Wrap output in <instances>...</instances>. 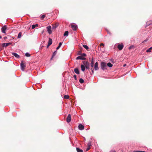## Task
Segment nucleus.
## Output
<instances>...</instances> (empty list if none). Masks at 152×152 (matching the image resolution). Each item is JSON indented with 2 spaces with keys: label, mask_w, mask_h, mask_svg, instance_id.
<instances>
[{
  "label": "nucleus",
  "mask_w": 152,
  "mask_h": 152,
  "mask_svg": "<svg viewBox=\"0 0 152 152\" xmlns=\"http://www.w3.org/2000/svg\"><path fill=\"white\" fill-rule=\"evenodd\" d=\"M86 58L83 57L82 56H78L77 57L76 59L77 60H79V59H81V60H85L86 59Z\"/></svg>",
  "instance_id": "obj_10"
},
{
  "label": "nucleus",
  "mask_w": 152,
  "mask_h": 152,
  "mask_svg": "<svg viewBox=\"0 0 152 152\" xmlns=\"http://www.w3.org/2000/svg\"><path fill=\"white\" fill-rule=\"evenodd\" d=\"M81 56H82V57H84L86 56V55L85 53H83Z\"/></svg>",
  "instance_id": "obj_36"
},
{
  "label": "nucleus",
  "mask_w": 152,
  "mask_h": 152,
  "mask_svg": "<svg viewBox=\"0 0 152 152\" xmlns=\"http://www.w3.org/2000/svg\"><path fill=\"white\" fill-rule=\"evenodd\" d=\"M83 47L86 50H88L89 49L88 47L86 45H83Z\"/></svg>",
  "instance_id": "obj_27"
},
{
  "label": "nucleus",
  "mask_w": 152,
  "mask_h": 152,
  "mask_svg": "<svg viewBox=\"0 0 152 152\" xmlns=\"http://www.w3.org/2000/svg\"><path fill=\"white\" fill-rule=\"evenodd\" d=\"M91 70L92 72V73H94V69L93 67H92L91 69Z\"/></svg>",
  "instance_id": "obj_37"
},
{
  "label": "nucleus",
  "mask_w": 152,
  "mask_h": 152,
  "mask_svg": "<svg viewBox=\"0 0 152 152\" xmlns=\"http://www.w3.org/2000/svg\"><path fill=\"white\" fill-rule=\"evenodd\" d=\"M74 72L77 74H79V71L78 69L77 68H75L74 69Z\"/></svg>",
  "instance_id": "obj_13"
},
{
  "label": "nucleus",
  "mask_w": 152,
  "mask_h": 152,
  "mask_svg": "<svg viewBox=\"0 0 152 152\" xmlns=\"http://www.w3.org/2000/svg\"><path fill=\"white\" fill-rule=\"evenodd\" d=\"M98 63L97 62H96L95 64L94 67V69L96 70L98 69Z\"/></svg>",
  "instance_id": "obj_11"
},
{
  "label": "nucleus",
  "mask_w": 152,
  "mask_h": 152,
  "mask_svg": "<svg viewBox=\"0 0 152 152\" xmlns=\"http://www.w3.org/2000/svg\"><path fill=\"white\" fill-rule=\"evenodd\" d=\"M107 66H109V67H111L113 66V65L110 62L108 63L107 64Z\"/></svg>",
  "instance_id": "obj_22"
},
{
  "label": "nucleus",
  "mask_w": 152,
  "mask_h": 152,
  "mask_svg": "<svg viewBox=\"0 0 152 152\" xmlns=\"http://www.w3.org/2000/svg\"><path fill=\"white\" fill-rule=\"evenodd\" d=\"M78 128L80 130H82L84 129V126L81 124H80L79 125Z\"/></svg>",
  "instance_id": "obj_8"
},
{
  "label": "nucleus",
  "mask_w": 152,
  "mask_h": 152,
  "mask_svg": "<svg viewBox=\"0 0 152 152\" xmlns=\"http://www.w3.org/2000/svg\"><path fill=\"white\" fill-rule=\"evenodd\" d=\"M64 97L65 99H68L69 98V96L68 95H65Z\"/></svg>",
  "instance_id": "obj_30"
},
{
  "label": "nucleus",
  "mask_w": 152,
  "mask_h": 152,
  "mask_svg": "<svg viewBox=\"0 0 152 152\" xmlns=\"http://www.w3.org/2000/svg\"><path fill=\"white\" fill-rule=\"evenodd\" d=\"M147 41V40H145L144 41H143L142 42V43H144L145 42H146V41Z\"/></svg>",
  "instance_id": "obj_43"
},
{
  "label": "nucleus",
  "mask_w": 152,
  "mask_h": 152,
  "mask_svg": "<svg viewBox=\"0 0 152 152\" xmlns=\"http://www.w3.org/2000/svg\"><path fill=\"white\" fill-rule=\"evenodd\" d=\"M76 150L77 152H83V151L82 150L80 149L79 148H76Z\"/></svg>",
  "instance_id": "obj_19"
},
{
  "label": "nucleus",
  "mask_w": 152,
  "mask_h": 152,
  "mask_svg": "<svg viewBox=\"0 0 152 152\" xmlns=\"http://www.w3.org/2000/svg\"><path fill=\"white\" fill-rule=\"evenodd\" d=\"M55 25L57 27L58 25V23H56V24Z\"/></svg>",
  "instance_id": "obj_40"
},
{
  "label": "nucleus",
  "mask_w": 152,
  "mask_h": 152,
  "mask_svg": "<svg viewBox=\"0 0 152 152\" xmlns=\"http://www.w3.org/2000/svg\"><path fill=\"white\" fill-rule=\"evenodd\" d=\"M7 37H4V39H7Z\"/></svg>",
  "instance_id": "obj_48"
},
{
  "label": "nucleus",
  "mask_w": 152,
  "mask_h": 152,
  "mask_svg": "<svg viewBox=\"0 0 152 152\" xmlns=\"http://www.w3.org/2000/svg\"><path fill=\"white\" fill-rule=\"evenodd\" d=\"M126 66V64H124V65H123V66Z\"/></svg>",
  "instance_id": "obj_47"
},
{
  "label": "nucleus",
  "mask_w": 152,
  "mask_h": 152,
  "mask_svg": "<svg viewBox=\"0 0 152 152\" xmlns=\"http://www.w3.org/2000/svg\"><path fill=\"white\" fill-rule=\"evenodd\" d=\"M88 62L87 61H83V62L84 66L86 64H87Z\"/></svg>",
  "instance_id": "obj_34"
},
{
  "label": "nucleus",
  "mask_w": 152,
  "mask_h": 152,
  "mask_svg": "<svg viewBox=\"0 0 152 152\" xmlns=\"http://www.w3.org/2000/svg\"><path fill=\"white\" fill-rule=\"evenodd\" d=\"M152 50V47H151L150 48L148 49L147 50V52H150Z\"/></svg>",
  "instance_id": "obj_25"
},
{
  "label": "nucleus",
  "mask_w": 152,
  "mask_h": 152,
  "mask_svg": "<svg viewBox=\"0 0 152 152\" xmlns=\"http://www.w3.org/2000/svg\"><path fill=\"white\" fill-rule=\"evenodd\" d=\"M47 28L48 29L47 31L48 32V33L50 34L52 33V31L51 30V27L50 26H48L47 27Z\"/></svg>",
  "instance_id": "obj_4"
},
{
  "label": "nucleus",
  "mask_w": 152,
  "mask_h": 152,
  "mask_svg": "<svg viewBox=\"0 0 152 152\" xmlns=\"http://www.w3.org/2000/svg\"><path fill=\"white\" fill-rule=\"evenodd\" d=\"M52 43V39L50 38H49V40L48 42V44L51 45Z\"/></svg>",
  "instance_id": "obj_15"
},
{
  "label": "nucleus",
  "mask_w": 152,
  "mask_h": 152,
  "mask_svg": "<svg viewBox=\"0 0 152 152\" xmlns=\"http://www.w3.org/2000/svg\"><path fill=\"white\" fill-rule=\"evenodd\" d=\"M134 47V46H131L129 47V49H132V48H133Z\"/></svg>",
  "instance_id": "obj_38"
},
{
  "label": "nucleus",
  "mask_w": 152,
  "mask_h": 152,
  "mask_svg": "<svg viewBox=\"0 0 152 152\" xmlns=\"http://www.w3.org/2000/svg\"><path fill=\"white\" fill-rule=\"evenodd\" d=\"M93 58H92V61H91V66L92 67H93V66H94V62L93 61Z\"/></svg>",
  "instance_id": "obj_26"
},
{
  "label": "nucleus",
  "mask_w": 152,
  "mask_h": 152,
  "mask_svg": "<svg viewBox=\"0 0 152 152\" xmlns=\"http://www.w3.org/2000/svg\"><path fill=\"white\" fill-rule=\"evenodd\" d=\"M89 63L88 62L87 64H86L84 66H85V67L88 69H89Z\"/></svg>",
  "instance_id": "obj_17"
},
{
  "label": "nucleus",
  "mask_w": 152,
  "mask_h": 152,
  "mask_svg": "<svg viewBox=\"0 0 152 152\" xmlns=\"http://www.w3.org/2000/svg\"><path fill=\"white\" fill-rule=\"evenodd\" d=\"M99 45H100V46L99 47V48H100L101 50V46H104V44L103 43H100V44Z\"/></svg>",
  "instance_id": "obj_31"
},
{
  "label": "nucleus",
  "mask_w": 152,
  "mask_h": 152,
  "mask_svg": "<svg viewBox=\"0 0 152 152\" xmlns=\"http://www.w3.org/2000/svg\"><path fill=\"white\" fill-rule=\"evenodd\" d=\"M50 45H49V44H48V45H47V48H48L49 47V46H50Z\"/></svg>",
  "instance_id": "obj_44"
},
{
  "label": "nucleus",
  "mask_w": 152,
  "mask_h": 152,
  "mask_svg": "<svg viewBox=\"0 0 152 152\" xmlns=\"http://www.w3.org/2000/svg\"><path fill=\"white\" fill-rule=\"evenodd\" d=\"M74 78L76 80V75H75L74 76Z\"/></svg>",
  "instance_id": "obj_39"
},
{
  "label": "nucleus",
  "mask_w": 152,
  "mask_h": 152,
  "mask_svg": "<svg viewBox=\"0 0 152 152\" xmlns=\"http://www.w3.org/2000/svg\"><path fill=\"white\" fill-rule=\"evenodd\" d=\"M81 68L82 71H85V67L84 65H81Z\"/></svg>",
  "instance_id": "obj_18"
},
{
  "label": "nucleus",
  "mask_w": 152,
  "mask_h": 152,
  "mask_svg": "<svg viewBox=\"0 0 152 152\" xmlns=\"http://www.w3.org/2000/svg\"><path fill=\"white\" fill-rule=\"evenodd\" d=\"M110 152H116V151L115 150H111Z\"/></svg>",
  "instance_id": "obj_42"
},
{
  "label": "nucleus",
  "mask_w": 152,
  "mask_h": 152,
  "mask_svg": "<svg viewBox=\"0 0 152 152\" xmlns=\"http://www.w3.org/2000/svg\"><path fill=\"white\" fill-rule=\"evenodd\" d=\"M79 82L81 83H84V81L83 80L82 78H80L79 80Z\"/></svg>",
  "instance_id": "obj_29"
},
{
  "label": "nucleus",
  "mask_w": 152,
  "mask_h": 152,
  "mask_svg": "<svg viewBox=\"0 0 152 152\" xmlns=\"http://www.w3.org/2000/svg\"><path fill=\"white\" fill-rule=\"evenodd\" d=\"M25 56L27 57H30V55L28 53H27L25 54Z\"/></svg>",
  "instance_id": "obj_32"
},
{
  "label": "nucleus",
  "mask_w": 152,
  "mask_h": 152,
  "mask_svg": "<svg viewBox=\"0 0 152 152\" xmlns=\"http://www.w3.org/2000/svg\"><path fill=\"white\" fill-rule=\"evenodd\" d=\"M72 28L73 30H76L77 29V26L76 25H71Z\"/></svg>",
  "instance_id": "obj_14"
},
{
  "label": "nucleus",
  "mask_w": 152,
  "mask_h": 152,
  "mask_svg": "<svg viewBox=\"0 0 152 152\" xmlns=\"http://www.w3.org/2000/svg\"><path fill=\"white\" fill-rule=\"evenodd\" d=\"M68 33H69L68 31H66L64 32V36H67L68 35Z\"/></svg>",
  "instance_id": "obj_24"
},
{
  "label": "nucleus",
  "mask_w": 152,
  "mask_h": 152,
  "mask_svg": "<svg viewBox=\"0 0 152 152\" xmlns=\"http://www.w3.org/2000/svg\"><path fill=\"white\" fill-rule=\"evenodd\" d=\"M1 38V36L0 35V38Z\"/></svg>",
  "instance_id": "obj_49"
},
{
  "label": "nucleus",
  "mask_w": 152,
  "mask_h": 152,
  "mask_svg": "<svg viewBox=\"0 0 152 152\" xmlns=\"http://www.w3.org/2000/svg\"><path fill=\"white\" fill-rule=\"evenodd\" d=\"M45 15H42L41 16V19L42 20H43V19L45 18Z\"/></svg>",
  "instance_id": "obj_33"
},
{
  "label": "nucleus",
  "mask_w": 152,
  "mask_h": 152,
  "mask_svg": "<svg viewBox=\"0 0 152 152\" xmlns=\"http://www.w3.org/2000/svg\"><path fill=\"white\" fill-rule=\"evenodd\" d=\"M56 28L57 27L55 26V25H53L52 27V29H56Z\"/></svg>",
  "instance_id": "obj_35"
},
{
  "label": "nucleus",
  "mask_w": 152,
  "mask_h": 152,
  "mask_svg": "<svg viewBox=\"0 0 152 152\" xmlns=\"http://www.w3.org/2000/svg\"><path fill=\"white\" fill-rule=\"evenodd\" d=\"M124 47V45L121 44H119L118 46V48L119 50H121Z\"/></svg>",
  "instance_id": "obj_9"
},
{
  "label": "nucleus",
  "mask_w": 152,
  "mask_h": 152,
  "mask_svg": "<svg viewBox=\"0 0 152 152\" xmlns=\"http://www.w3.org/2000/svg\"><path fill=\"white\" fill-rule=\"evenodd\" d=\"M57 53V51H55L54 52V53H53L52 56V58H51V60H52L53 58V57L56 55Z\"/></svg>",
  "instance_id": "obj_20"
},
{
  "label": "nucleus",
  "mask_w": 152,
  "mask_h": 152,
  "mask_svg": "<svg viewBox=\"0 0 152 152\" xmlns=\"http://www.w3.org/2000/svg\"><path fill=\"white\" fill-rule=\"evenodd\" d=\"M12 54L13 56H14L16 58H19L20 57V56L16 53H12Z\"/></svg>",
  "instance_id": "obj_12"
},
{
  "label": "nucleus",
  "mask_w": 152,
  "mask_h": 152,
  "mask_svg": "<svg viewBox=\"0 0 152 152\" xmlns=\"http://www.w3.org/2000/svg\"><path fill=\"white\" fill-rule=\"evenodd\" d=\"M107 31V32L108 33L110 34V31Z\"/></svg>",
  "instance_id": "obj_46"
},
{
  "label": "nucleus",
  "mask_w": 152,
  "mask_h": 152,
  "mask_svg": "<svg viewBox=\"0 0 152 152\" xmlns=\"http://www.w3.org/2000/svg\"><path fill=\"white\" fill-rule=\"evenodd\" d=\"M91 146V143L90 142H89L88 144V147L86 149V151H88L90 149Z\"/></svg>",
  "instance_id": "obj_7"
},
{
  "label": "nucleus",
  "mask_w": 152,
  "mask_h": 152,
  "mask_svg": "<svg viewBox=\"0 0 152 152\" xmlns=\"http://www.w3.org/2000/svg\"><path fill=\"white\" fill-rule=\"evenodd\" d=\"M38 24H36L35 25H33L32 26V29H33L34 28L36 27H37L38 26Z\"/></svg>",
  "instance_id": "obj_21"
},
{
  "label": "nucleus",
  "mask_w": 152,
  "mask_h": 152,
  "mask_svg": "<svg viewBox=\"0 0 152 152\" xmlns=\"http://www.w3.org/2000/svg\"><path fill=\"white\" fill-rule=\"evenodd\" d=\"M3 47H2V46L1 47H0V51H1V50H2L3 49Z\"/></svg>",
  "instance_id": "obj_41"
},
{
  "label": "nucleus",
  "mask_w": 152,
  "mask_h": 152,
  "mask_svg": "<svg viewBox=\"0 0 152 152\" xmlns=\"http://www.w3.org/2000/svg\"><path fill=\"white\" fill-rule=\"evenodd\" d=\"M71 116L70 114H69L66 118V121L68 123H69L71 121Z\"/></svg>",
  "instance_id": "obj_5"
},
{
  "label": "nucleus",
  "mask_w": 152,
  "mask_h": 152,
  "mask_svg": "<svg viewBox=\"0 0 152 152\" xmlns=\"http://www.w3.org/2000/svg\"><path fill=\"white\" fill-rule=\"evenodd\" d=\"M10 44H11V43H10V42L7 43H3L2 44L1 46L3 47H6L8 46Z\"/></svg>",
  "instance_id": "obj_6"
},
{
  "label": "nucleus",
  "mask_w": 152,
  "mask_h": 152,
  "mask_svg": "<svg viewBox=\"0 0 152 152\" xmlns=\"http://www.w3.org/2000/svg\"><path fill=\"white\" fill-rule=\"evenodd\" d=\"M22 35V33L20 32L19 33L17 38H20L21 37Z\"/></svg>",
  "instance_id": "obj_28"
},
{
  "label": "nucleus",
  "mask_w": 152,
  "mask_h": 152,
  "mask_svg": "<svg viewBox=\"0 0 152 152\" xmlns=\"http://www.w3.org/2000/svg\"><path fill=\"white\" fill-rule=\"evenodd\" d=\"M81 52L80 51H79L78 53V54L80 55L81 53Z\"/></svg>",
  "instance_id": "obj_45"
},
{
  "label": "nucleus",
  "mask_w": 152,
  "mask_h": 152,
  "mask_svg": "<svg viewBox=\"0 0 152 152\" xmlns=\"http://www.w3.org/2000/svg\"><path fill=\"white\" fill-rule=\"evenodd\" d=\"M62 44V43L61 42H60L59 43V45L56 48V50H58L60 48V47H61Z\"/></svg>",
  "instance_id": "obj_23"
},
{
  "label": "nucleus",
  "mask_w": 152,
  "mask_h": 152,
  "mask_svg": "<svg viewBox=\"0 0 152 152\" xmlns=\"http://www.w3.org/2000/svg\"><path fill=\"white\" fill-rule=\"evenodd\" d=\"M151 24H152V20L149 21L146 23V26H149Z\"/></svg>",
  "instance_id": "obj_16"
},
{
  "label": "nucleus",
  "mask_w": 152,
  "mask_h": 152,
  "mask_svg": "<svg viewBox=\"0 0 152 152\" xmlns=\"http://www.w3.org/2000/svg\"><path fill=\"white\" fill-rule=\"evenodd\" d=\"M101 69L104 70L107 69V66L106 63L104 62H102L101 64Z\"/></svg>",
  "instance_id": "obj_1"
},
{
  "label": "nucleus",
  "mask_w": 152,
  "mask_h": 152,
  "mask_svg": "<svg viewBox=\"0 0 152 152\" xmlns=\"http://www.w3.org/2000/svg\"><path fill=\"white\" fill-rule=\"evenodd\" d=\"M7 28V26L6 25H4L1 28V30L2 32L4 34L6 33V30Z\"/></svg>",
  "instance_id": "obj_3"
},
{
  "label": "nucleus",
  "mask_w": 152,
  "mask_h": 152,
  "mask_svg": "<svg viewBox=\"0 0 152 152\" xmlns=\"http://www.w3.org/2000/svg\"><path fill=\"white\" fill-rule=\"evenodd\" d=\"M21 69L23 71L26 67V64L24 63L23 61H22L20 63Z\"/></svg>",
  "instance_id": "obj_2"
}]
</instances>
